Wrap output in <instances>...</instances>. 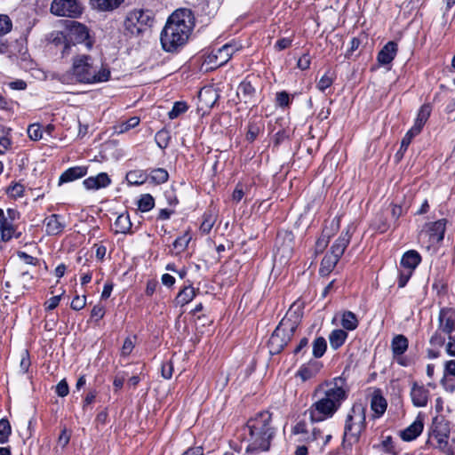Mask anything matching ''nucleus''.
<instances>
[{
    "instance_id": "obj_41",
    "label": "nucleus",
    "mask_w": 455,
    "mask_h": 455,
    "mask_svg": "<svg viewBox=\"0 0 455 455\" xmlns=\"http://www.w3.org/2000/svg\"><path fill=\"white\" fill-rule=\"evenodd\" d=\"M188 110V105L183 101H177L174 103L172 110L168 113L170 119H175L180 115L185 113Z\"/></svg>"
},
{
    "instance_id": "obj_62",
    "label": "nucleus",
    "mask_w": 455,
    "mask_h": 455,
    "mask_svg": "<svg viewBox=\"0 0 455 455\" xmlns=\"http://www.w3.org/2000/svg\"><path fill=\"white\" fill-rule=\"evenodd\" d=\"M439 331H440L437 330V331L431 337V339H430L431 345L442 347L444 344L445 339L441 335V333Z\"/></svg>"
},
{
    "instance_id": "obj_5",
    "label": "nucleus",
    "mask_w": 455,
    "mask_h": 455,
    "mask_svg": "<svg viewBox=\"0 0 455 455\" xmlns=\"http://www.w3.org/2000/svg\"><path fill=\"white\" fill-rule=\"evenodd\" d=\"M366 405L362 403H355L348 411L343 433L344 446H353L360 441L362 433L366 428Z\"/></svg>"
},
{
    "instance_id": "obj_10",
    "label": "nucleus",
    "mask_w": 455,
    "mask_h": 455,
    "mask_svg": "<svg viewBox=\"0 0 455 455\" xmlns=\"http://www.w3.org/2000/svg\"><path fill=\"white\" fill-rule=\"evenodd\" d=\"M51 12L60 17L77 18L83 12V6L78 0H53Z\"/></svg>"
},
{
    "instance_id": "obj_60",
    "label": "nucleus",
    "mask_w": 455,
    "mask_h": 455,
    "mask_svg": "<svg viewBox=\"0 0 455 455\" xmlns=\"http://www.w3.org/2000/svg\"><path fill=\"white\" fill-rule=\"evenodd\" d=\"M156 139L160 148H164L168 145L167 132L165 131H160L156 133Z\"/></svg>"
},
{
    "instance_id": "obj_8",
    "label": "nucleus",
    "mask_w": 455,
    "mask_h": 455,
    "mask_svg": "<svg viewBox=\"0 0 455 455\" xmlns=\"http://www.w3.org/2000/svg\"><path fill=\"white\" fill-rule=\"evenodd\" d=\"M420 262L421 256L415 250H409L403 254L400 260L399 276L397 280L399 288H403L407 284Z\"/></svg>"
},
{
    "instance_id": "obj_24",
    "label": "nucleus",
    "mask_w": 455,
    "mask_h": 455,
    "mask_svg": "<svg viewBox=\"0 0 455 455\" xmlns=\"http://www.w3.org/2000/svg\"><path fill=\"white\" fill-rule=\"evenodd\" d=\"M408 346L409 341L405 336L402 334L395 336L391 341V349L394 357L402 356L408 349Z\"/></svg>"
},
{
    "instance_id": "obj_12",
    "label": "nucleus",
    "mask_w": 455,
    "mask_h": 455,
    "mask_svg": "<svg viewBox=\"0 0 455 455\" xmlns=\"http://www.w3.org/2000/svg\"><path fill=\"white\" fill-rule=\"evenodd\" d=\"M67 36L69 41L76 44L84 43L88 48H91L92 42L90 40L89 30L82 23L75 20H70L67 24Z\"/></svg>"
},
{
    "instance_id": "obj_16",
    "label": "nucleus",
    "mask_w": 455,
    "mask_h": 455,
    "mask_svg": "<svg viewBox=\"0 0 455 455\" xmlns=\"http://www.w3.org/2000/svg\"><path fill=\"white\" fill-rule=\"evenodd\" d=\"M44 224L48 235H58L63 232L66 227L63 217L60 214H52L46 217Z\"/></svg>"
},
{
    "instance_id": "obj_19",
    "label": "nucleus",
    "mask_w": 455,
    "mask_h": 455,
    "mask_svg": "<svg viewBox=\"0 0 455 455\" xmlns=\"http://www.w3.org/2000/svg\"><path fill=\"white\" fill-rule=\"evenodd\" d=\"M424 424L422 419L419 416L405 429L400 432V437L406 442L416 439L423 431Z\"/></svg>"
},
{
    "instance_id": "obj_57",
    "label": "nucleus",
    "mask_w": 455,
    "mask_h": 455,
    "mask_svg": "<svg viewBox=\"0 0 455 455\" xmlns=\"http://www.w3.org/2000/svg\"><path fill=\"white\" fill-rule=\"evenodd\" d=\"M86 304V298L84 296L80 298L79 296H76L71 301V307L74 310H80L84 307Z\"/></svg>"
},
{
    "instance_id": "obj_17",
    "label": "nucleus",
    "mask_w": 455,
    "mask_h": 455,
    "mask_svg": "<svg viewBox=\"0 0 455 455\" xmlns=\"http://www.w3.org/2000/svg\"><path fill=\"white\" fill-rule=\"evenodd\" d=\"M111 183V179L106 172H100L96 176H91L83 181L84 188L88 190H98L107 188Z\"/></svg>"
},
{
    "instance_id": "obj_30",
    "label": "nucleus",
    "mask_w": 455,
    "mask_h": 455,
    "mask_svg": "<svg viewBox=\"0 0 455 455\" xmlns=\"http://www.w3.org/2000/svg\"><path fill=\"white\" fill-rule=\"evenodd\" d=\"M341 257L332 253L331 251L324 256L321 262L320 273L323 275H329Z\"/></svg>"
},
{
    "instance_id": "obj_61",
    "label": "nucleus",
    "mask_w": 455,
    "mask_h": 455,
    "mask_svg": "<svg viewBox=\"0 0 455 455\" xmlns=\"http://www.w3.org/2000/svg\"><path fill=\"white\" fill-rule=\"evenodd\" d=\"M61 295H57L50 298L44 304L46 310H53L56 308L60 301Z\"/></svg>"
},
{
    "instance_id": "obj_32",
    "label": "nucleus",
    "mask_w": 455,
    "mask_h": 455,
    "mask_svg": "<svg viewBox=\"0 0 455 455\" xmlns=\"http://www.w3.org/2000/svg\"><path fill=\"white\" fill-rule=\"evenodd\" d=\"M116 233L127 234L132 228L130 215L127 212L121 213L116 220Z\"/></svg>"
},
{
    "instance_id": "obj_64",
    "label": "nucleus",
    "mask_w": 455,
    "mask_h": 455,
    "mask_svg": "<svg viewBox=\"0 0 455 455\" xmlns=\"http://www.w3.org/2000/svg\"><path fill=\"white\" fill-rule=\"evenodd\" d=\"M448 338L449 341L446 344L445 350L449 355L455 356V338L452 335L448 336Z\"/></svg>"
},
{
    "instance_id": "obj_38",
    "label": "nucleus",
    "mask_w": 455,
    "mask_h": 455,
    "mask_svg": "<svg viewBox=\"0 0 455 455\" xmlns=\"http://www.w3.org/2000/svg\"><path fill=\"white\" fill-rule=\"evenodd\" d=\"M155 206V199L150 194H144L138 201V208L142 212L152 210Z\"/></svg>"
},
{
    "instance_id": "obj_43",
    "label": "nucleus",
    "mask_w": 455,
    "mask_h": 455,
    "mask_svg": "<svg viewBox=\"0 0 455 455\" xmlns=\"http://www.w3.org/2000/svg\"><path fill=\"white\" fill-rule=\"evenodd\" d=\"M12 28V21L9 16L0 14V36L8 34Z\"/></svg>"
},
{
    "instance_id": "obj_40",
    "label": "nucleus",
    "mask_w": 455,
    "mask_h": 455,
    "mask_svg": "<svg viewBox=\"0 0 455 455\" xmlns=\"http://www.w3.org/2000/svg\"><path fill=\"white\" fill-rule=\"evenodd\" d=\"M12 433L10 422L6 419L0 420V443H5Z\"/></svg>"
},
{
    "instance_id": "obj_21",
    "label": "nucleus",
    "mask_w": 455,
    "mask_h": 455,
    "mask_svg": "<svg viewBox=\"0 0 455 455\" xmlns=\"http://www.w3.org/2000/svg\"><path fill=\"white\" fill-rule=\"evenodd\" d=\"M352 237L351 227H347L344 230L339 238L335 241L331 248V251L339 257H341L350 243Z\"/></svg>"
},
{
    "instance_id": "obj_35",
    "label": "nucleus",
    "mask_w": 455,
    "mask_h": 455,
    "mask_svg": "<svg viewBox=\"0 0 455 455\" xmlns=\"http://www.w3.org/2000/svg\"><path fill=\"white\" fill-rule=\"evenodd\" d=\"M430 115V108L428 106H422L421 108L419 111L417 119L415 121L414 125L411 127L412 132H420L422 127L424 126L425 123L428 119Z\"/></svg>"
},
{
    "instance_id": "obj_20",
    "label": "nucleus",
    "mask_w": 455,
    "mask_h": 455,
    "mask_svg": "<svg viewBox=\"0 0 455 455\" xmlns=\"http://www.w3.org/2000/svg\"><path fill=\"white\" fill-rule=\"evenodd\" d=\"M397 44L394 41L387 43L379 52L377 60L381 65H387L392 62L397 53Z\"/></svg>"
},
{
    "instance_id": "obj_47",
    "label": "nucleus",
    "mask_w": 455,
    "mask_h": 455,
    "mask_svg": "<svg viewBox=\"0 0 455 455\" xmlns=\"http://www.w3.org/2000/svg\"><path fill=\"white\" fill-rule=\"evenodd\" d=\"M417 134H419V132H412L411 128L407 132V133L404 135V137L403 138V140L401 141V147L399 149V153L403 154V152H405L407 150L410 143L411 142L412 138L414 136H416Z\"/></svg>"
},
{
    "instance_id": "obj_11",
    "label": "nucleus",
    "mask_w": 455,
    "mask_h": 455,
    "mask_svg": "<svg viewBox=\"0 0 455 455\" xmlns=\"http://www.w3.org/2000/svg\"><path fill=\"white\" fill-rule=\"evenodd\" d=\"M450 426L443 418L435 417L433 419L430 437L436 441V447L444 450L448 445Z\"/></svg>"
},
{
    "instance_id": "obj_9",
    "label": "nucleus",
    "mask_w": 455,
    "mask_h": 455,
    "mask_svg": "<svg viewBox=\"0 0 455 455\" xmlns=\"http://www.w3.org/2000/svg\"><path fill=\"white\" fill-rule=\"evenodd\" d=\"M20 217V213L13 208H8L6 213L0 208V236L3 242H9L12 237H20V233H16L15 221Z\"/></svg>"
},
{
    "instance_id": "obj_18",
    "label": "nucleus",
    "mask_w": 455,
    "mask_h": 455,
    "mask_svg": "<svg viewBox=\"0 0 455 455\" xmlns=\"http://www.w3.org/2000/svg\"><path fill=\"white\" fill-rule=\"evenodd\" d=\"M446 229V220L442 219L431 223L427 231L429 236V242L432 244L438 243L443 241Z\"/></svg>"
},
{
    "instance_id": "obj_44",
    "label": "nucleus",
    "mask_w": 455,
    "mask_h": 455,
    "mask_svg": "<svg viewBox=\"0 0 455 455\" xmlns=\"http://www.w3.org/2000/svg\"><path fill=\"white\" fill-rule=\"evenodd\" d=\"M275 104L279 108H285L291 104V98L287 92H279L275 95Z\"/></svg>"
},
{
    "instance_id": "obj_23",
    "label": "nucleus",
    "mask_w": 455,
    "mask_h": 455,
    "mask_svg": "<svg viewBox=\"0 0 455 455\" xmlns=\"http://www.w3.org/2000/svg\"><path fill=\"white\" fill-rule=\"evenodd\" d=\"M124 0H90L92 8L98 12H112L117 9Z\"/></svg>"
},
{
    "instance_id": "obj_48",
    "label": "nucleus",
    "mask_w": 455,
    "mask_h": 455,
    "mask_svg": "<svg viewBox=\"0 0 455 455\" xmlns=\"http://www.w3.org/2000/svg\"><path fill=\"white\" fill-rule=\"evenodd\" d=\"M24 193V187L21 184L15 183L13 185H11L7 188V194L10 195L12 197H20L23 196Z\"/></svg>"
},
{
    "instance_id": "obj_28",
    "label": "nucleus",
    "mask_w": 455,
    "mask_h": 455,
    "mask_svg": "<svg viewBox=\"0 0 455 455\" xmlns=\"http://www.w3.org/2000/svg\"><path fill=\"white\" fill-rule=\"evenodd\" d=\"M125 179L129 185L140 186L148 180V175L146 171L132 170L126 173Z\"/></svg>"
},
{
    "instance_id": "obj_42",
    "label": "nucleus",
    "mask_w": 455,
    "mask_h": 455,
    "mask_svg": "<svg viewBox=\"0 0 455 455\" xmlns=\"http://www.w3.org/2000/svg\"><path fill=\"white\" fill-rule=\"evenodd\" d=\"M27 132L29 139L34 141H37L43 138V131L39 124L28 125Z\"/></svg>"
},
{
    "instance_id": "obj_56",
    "label": "nucleus",
    "mask_w": 455,
    "mask_h": 455,
    "mask_svg": "<svg viewBox=\"0 0 455 455\" xmlns=\"http://www.w3.org/2000/svg\"><path fill=\"white\" fill-rule=\"evenodd\" d=\"M311 60L308 54H303L297 62V67L301 70L309 68Z\"/></svg>"
},
{
    "instance_id": "obj_6",
    "label": "nucleus",
    "mask_w": 455,
    "mask_h": 455,
    "mask_svg": "<svg viewBox=\"0 0 455 455\" xmlns=\"http://www.w3.org/2000/svg\"><path fill=\"white\" fill-rule=\"evenodd\" d=\"M293 306L290 307L286 315L281 320L268 340V349L271 355H277L291 341L297 329V321L291 319Z\"/></svg>"
},
{
    "instance_id": "obj_33",
    "label": "nucleus",
    "mask_w": 455,
    "mask_h": 455,
    "mask_svg": "<svg viewBox=\"0 0 455 455\" xmlns=\"http://www.w3.org/2000/svg\"><path fill=\"white\" fill-rule=\"evenodd\" d=\"M347 339V332L345 330L336 329L333 330L329 335L331 347L333 349L340 347Z\"/></svg>"
},
{
    "instance_id": "obj_27",
    "label": "nucleus",
    "mask_w": 455,
    "mask_h": 455,
    "mask_svg": "<svg viewBox=\"0 0 455 455\" xmlns=\"http://www.w3.org/2000/svg\"><path fill=\"white\" fill-rule=\"evenodd\" d=\"M321 364L318 362H310L307 365L300 367L297 374L303 381H307L314 378L319 372Z\"/></svg>"
},
{
    "instance_id": "obj_37",
    "label": "nucleus",
    "mask_w": 455,
    "mask_h": 455,
    "mask_svg": "<svg viewBox=\"0 0 455 455\" xmlns=\"http://www.w3.org/2000/svg\"><path fill=\"white\" fill-rule=\"evenodd\" d=\"M327 349V342L323 337L316 338L312 344V353L315 358H321Z\"/></svg>"
},
{
    "instance_id": "obj_39",
    "label": "nucleus",
    "mask_w": 455,
    "mask_h": 455,
    "mask_svg": "<svg viewBox=\"0 0 455 455\" xmlns=\"http://www.w3.org/2000/svg\"><path fill=\"white\" fill-rule=\"evenodd\" d=\"M140 124V118L138 116H132L129 118L128 120L120 123L116 129L117 132L124 133L128 132L129 130L135 128Z\"/></svg>"
},
{
    "instance_id": "obj_14",
    "label": "nucleus",
    "mask_w": 455,
    "mask_h": 455,
    "mask_svg": "<svg viewBox=\"0 0 455 455\" xmlns=\"http://www.w3.org/2000/svg\"><path fill=\"white\" fill-rule=\"evenodd\" d=\"M438 331L448 336L455 331V310L450 307H443L439 312Z\"/></svg>"
},
{
    "instance_id": "obj_1",
    "label": "nucleus",
    "mask_w": 455,
    "mask_h": 455,
    "mask_svg": "<svg viewBox=\"0 0 455 455\" xmlns=\"http://www.w3.org/2000/svg\"><path fill=\"white\" fill-rule=\"evenodd\" d=\"M343 378H334L324 382L315 391L317 399L305 411L312 423L332 418L347 399L348 388Z\"/></svg>"
},
{
    "instance_id": "obj_55",
    "label": "nucleus",
    "mask_w": 455,
    "mask_h": 455,
    "mask_svg": "<svg viewBox=\"0 0 455 455\" xmlns=\"http://www.w3.org/2000/svg\"><path fill=\"white\" fill-rule=\"evenodd\" d=\"M292 44V38L283 37L276 41L275 48L277 51H283L289 48Z\"/></svg>"
},
{
    "instance_id": "obj_53",
    "label": "nucleus",
    "mask_w": 455,
    "mask_h": 455,
    "mask_svg": "<svg viewBox=\"0 0 455 455\" xmlns=\"http://www.w3.org/2000/svg\"><path fill=\"white\" fill-rule=\"evenodd\" d=\"M69 387L66 379H61L56 386V393L60 397H65L68 395Z\"/></svg>"
},
{
    "instance_id": "obj_4",
    "label": "nucleus",
    "mask_w": 455,
    "mask_h": 455,
    "mask_svg": "<svg viewBox=\"0 0 455 455\" xmlns=\"http://www.w3.org/2000/svg\"><path fill=\"white\" fill-rule=\"evenodd\" d=\"M246 428L249 432L246 453H259L269 450L275 435V428L272 426V414L269 411L257 413L248 420Z\"/></svg>"
},
{
    "instance_id": "obj_51",
    "label": "nucleus",
    "mask_w": 455,
    "mask_h": 455,
    "mask_svg": "<svg viewBox=\"0 0 455 455\" xmlns=\"http://www.w3.org/2000/svg\"><path fill=\"white\" fill-rule=\"evenodd\" d=\"M96 396L97 391L95 389H92L88 392L83 402V411L84 413L87 411L88 407L94 402Z\"/></svg>"
},
{
    "instance_id": "obj_25",
    "label": "nucleus",
    "mask_w": 455,
    "mask_h": 455,
    "mask_svg": "<svg viewBox=\"0 0 455 455\" xmlns=\"http://www.w3.org/2000/svg\"><path fill=\"white\" fill-rule=\"evenodd\" d=\"M256 90L249 81H243L237 88V96L245 103L251 102Z\"/></svg>"
},
{
    "instance_id": "obj_7",
    "label": "nucleus",
    "mask_w": 455,
    "mask_h": 455,
    "mask_svg": "<svg viewBox=\"0 0 455 455\" xmlns=\"http://www.w3.org/2000/svg\"><path fill=\"white\" fill-rule=\"evenodd\" d=\"M153 23V13L149 10H133L124 20L125 30L132 36H139Z\"/></svg>"
},
{
    "instance_id": "obj_50",
    "label": "nucleus",
    "mask_w": 455,
    "mask_h": 455,
    "mask_svg": "<svg viewBox=\"0 0 455 455\" xmlns=\"http://www.w3.org/2000/svg\"><path fill=\"white\" fill-rule=\"evenodd\" d=\"M105 315V307L100 304L95 305L91 311V317L96 322L103 318Z\"/></svg>"
},
{
    "instance_id": "obj_22",
    "label": "nucleus",
    "mask_w": 455,
    "mask_h": 455,
    "mask_svg": "<svg viewBox=\"0 0 455 455\" xmlns=\"http://www.w3.org/2000/svg\"><path fill=\"white\" fill-rule=\"evenodd\" d=\"M88 168L86 166H74L66 170L60 177L59 184L71 182L87 174Z\"/></svg>"
},
{
    "instance_id": "obj_36",
    "label": "nucleus",
    "mask_w": 455,
    "mask_h": 455,
    "mask_svg": "<svg viewBox=\"0 0 455 455\" xmlns=\"http://www.w3.org/2000/svg\"><path fill=\"white\" fill-rule=\"evenodd\" d=\"M190 241L191 235L188 232H186L182 235L177 237L172 243L173 249L175 250V254L178 255L185 251Z\"/></svg>"
},
{
    "instance_id": "obj_63",
    "label": "nucleus",
    "mask_w": 455,
    "mask_h": 455,
    "mask_svg": "<svg viewBox=\"0 0 455 455\" xmlns=\"http://www.w3.org/2000/svg\"><path fill=\"white\" fill-rule=\"evenodd\" d=\"M448 375L455 378V360H449L444 364V376Z\"/></svg>"
},
{
    "instance_id": "obj_31",
    "label": "nucleus",
    "mask_w": 455,
    "mask_h": 455,
    "mask_svg": "<svg viewBox=\"0 0 455 455\" xmlns=\"http://www.w3.org/2000/svg\"><path fill=\"white\" fill-rule=\"evenodd\" d=\"M340 324L345 331H354L358 327L357 316L351 311H344L340 315Z\"/></svg>"
},
{
    "instance_id": "obj_34",
    "label": "nucleus",
    "mask_w": 455,
    "mask_h": 455,
    "mask_svg": "<svg viewBox=\"0 0 455 455\" xmlns=\"http://www.w3.org/2000/svg\"><path fill=\"white\" fill-rule=\"evenodd\" d=\"M148 175V180L156 185L165 183L169 179L168 172L164 168L152 169Z\"/></svg>"
},
{
    "instance_id": "obj_54",
    "label": "nucleus",
    "mask_w": 455,
    "mask_h": 455,
    "mask_svg": "<svg viewBox=\"0 0 455 455\" xmlns=\"http://www.w3.org/2000/svg\"><path fill=\"white\" fill-rule=\"evenodd\" d=\"M134 348V341L131 338H126L121 349L124 356L129 355Z\"/></svg>"
},
{
    "instance_id": "obj_46",
    "label": "nucleus",
    "mask_w": 455,
    "mask_h": 455,
    "mask_svg": "<svg viewBox=\"0 0 455 455\" xmlns=\"http://www.w3.org/2000/svg\"><path fill=\"white\" fill-rule=\"evenodd\" d=\"M214 221L215 220L211 214L204 213V220L200 226L201 232L204 234H208L212 230L214 225Z\"/></svg>"
},
{
    "instance_id": "obj_52",
    "label": "nucleus",
    "mask_w": 455,
    "mask_h": 455,
    "mask_svg": "<svg viewBox=\"0 0 455 455\" xmlns=\"http://www.w3.org/2000/svg\"><path fill=\"white\" fill-rule=\"evenodd\" d=\"M333 83V79L328 75H323L317 83V88L321 92H324L327 88H329Z\"/></svg>"
},
{
    "instance_id": "obj_2",
    "label": "nucleus",
    "mask_w": 455,
    "mask_h": 455,
    "mask_svg": "<svg viewBox=\"0 0 455 455\" xmlns=\"http://www.w3.org/2000/svg\"><path fill=\"white\" fill-rule=\"evenodd\" d=\"M195 26V17L191 10L180 8L168 18L160 36V42L165 52H174L184 45Z\"/></svg>"
},
{
    "instance_id": "obj_3",
    "label": "nucleus",
    "mask_w": 455,
    "mask_h": 455,
    "mask_svg": "<svg viewBox=\"0 0 455 455\" xmlns=\"http://www.w3.org/2000/svg\"><path fill=\"white\" fill-rule=\"evenodd\" d=\"M110 77L108 68L99 66L90 55H77L73 59L69 71L60 76V81L65 84H97L106 82Z\"/></svg>"
},
{
    "instance_id": "obj_29",
    "label": "nucleus",
    "mask_w": 455,
    "mask_h": 455,
    "mask_svg": "<svg viewBox=\"0 0 455 455\" xmlns=\"http://www.w3.org/2000/svg\"><path fill=\"white\" fill-rule=\"evenodd\" d=\"M387 401L381 395L379 390L375 391L371 401V408L376 413L377 417L384 414L387 410Z\"/></svg>"
},
{
    "instance_id": "obj_26",
    "label": "nucleus",
    "mask_w": 455,
    "mask_h": 455,
    "mask_svg": "<svg viewBox=\"0 0 455 455\" xmlns=\"http://www.w3.org/2000/svg\"><path fill=\"white\" fill-rule=\"evenodd\" d=\"M196 295V289L192 285H188L179 291L174 302L177 306L183 307L192 301Z\"/></svg>"
},
{
    "instance_id": "obj_58",
    "label": "nucleus",
    "mask_w": 455,
    "mask_h": 455,
    "mask_svg": "<svg viewBox=\"0 0 455 455\" xmlns=\"http://www.w3.org/2000/svg\"><path fill=\"white\" fill-rule=\"evenodd\" d=\"M20 366L23 373H26L28 371L30 359L28 351H24L22 353Z\"/></svg>"
},
{
    "instance_id": "obj_15",
    "label": "nucleus",
    "mask_w": 455,
    "mask_h": 455,
    "mask_svg": "<svg viewBox=\"0 0 455 455\" xmlns=\"http://www.w3.org/2000/svg\"><path fill=\"white\" fill-rule=\"evenodd\" d=\"M411 398L415 407H426L429 398V390L424 385L413 382L411 387Z\"/></svg>"
},
{
    "instance_id": "obj_13",
    "label": "nucleus",
    "mask_w": 455,
    "mask_h": 455,
    "mask_svg": "<svg viewBox=\"0 0 455 455\" xmlns=\"http://www.w3.org/2000/svg\"><path fill=\"white\" fill-rule=\"evenodd\" d=\"M242 48L236 43H228L219 48L217 51H213L209 55V62H214L215 65L220 67L226 64L233 56L234 53L238 52Z\"/></svg>"
},
{
    "instance_id": "obj_45",
    "label": "nucleus",
    "mask_w": 455,
    "mask_h": 455,
    "mask_svg": "<svg viewBox=\"0 0 455 455\" xmlns=\"http://www.w3.org/2000/svg\"><path fill=\"white\" fill-rule=\"evenodd\" d=\"M333 232H330L328 228L323 230L321 237L316 242V250L322 251L328 244Z\"/></svg>"
},
{
    "instance_id": "obj_59",
    "label": "nucleus",
    "mask_w": 455,
    "mask_h": 455,
    "mask_svg": "<svg viewBox=\"0 0 455 455\" xmlns=\"http://www.w3.org/2000/svg\"><path fill=\"white\" fill-rule=\"evenodd\" d=\"M172 371H173V366L171 362H166L162 364V376L164 379H171L172 376Z\"/></svg>"
},
{
    "instance_id": "obj_49",
    "label": "nucleus",
    "mask_w": 455,
    "mask_h": 455,
    "mask_svg": "<svg viewBox=\"0 0 455 455\" xmlns=\"http://www.w3.org/2000/svg\"><path fill=\"white\" fill-rule=\"evenodd\" d=\"M260 127L255 124H250L246 133V140L252 142L259 135Z\"/></svg>"
}]
</instances>
